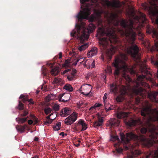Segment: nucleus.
Instances as JSON below:
<instances>
[{
	"label": "nucleus",
	"instance_id": "obj_1",
	"mask_svg": "<svg viewBox=\"0 0 158 158\" xmlns=\"http://www.w3.org/2000/svg\"><path fill=\"white\" fill-rule=\"evenodd\" d=\"M98 16H101L104 13L107 20L108 24L104 26L102 21H98V25L101 26L98 28V34L100 36H106V37L100 38L99 44L103 54L110 60L112 56L117 50H121L131 55L134 60L138 62L140 61V53L139 52V47L134 44V41L128 39L125 36L121 34L122 36L125 37L126 42L124 43L121 42L119 38L116 34V30L115 27L118 26L119 23L118 16L115 13H109L102 9L95 11Z\"/></svg>",
	"mask_w": 158,
	"mask_h": 158
},
{
	"label": "nucleus",
	"instance_id": "obj_2",
	"mask_svg": "<svg viewBox=\"0 0 158 158\" xmlns=\"http://www.w3.org/2000/svg\"><path fill=\"white\" fill-rule=\"evenodd\" d=\"M90 9L87 7L84 8L83 11H80L77 16L79 23L76 24V30L73 31L71 32L72 36L76 37L77 35H81L80 39L81 40H87L88 39L89 32L92 33L94 31L95 26L94 24L92 23H89L86 28L85 23L82 21L83 19H88L90 22H92L96 20V16L94 15L89 16L90 14Z\"/></svg>",
	"mask_w": 158,
	"mask_h": 158
},
{
	"label": "nucleus",
	"instance_id": "obj_3",
	"mask_svg": "<svg viewBox=\"0 0 158 158\" xmlns=\"http://www.w3.org/2000/svg\"><path fill=\"white\" fill-rule=\"evenodd\" d=\"M147 127H142L140 129V132L142 134H145L148 130L150 133V137L151 138H147L143 135H137L132 132L126 133V136L123 133H120V138L122 142L125 144L128 143L131 139L136 140L137 142L142 143L145 146L149 148L153 145L155 142L153 139L158 136V132H156L157 127L149 121L147 123Z\"/></svg>",
	"mask_w": 158,
	"mask_h": 158
},
{
	"label": "nucleus",
	"instance_id": "obj_4",
	"mask_svg": "<svg viewBox=\"0 0 158 158\" xmlns=\"http://www.w3.org/2000/svg\"><path fill=\"white\" fill-rule=\"evenodd\" d=\"M140 69L142 73L141 75L138 77L137 79L135 82V88L133 89L134 93L136 95H141L142 92L145 90L142 87H148V85L144 80L146 79L152 81V74L149 71L146 65H143L140 66Z\"/></svg>",
	"mask_w": 158,
	"mask_h": 158
},
{
	"label": "nucleus",
	"instance_id": "obj_5",
	"mask_svg": "<svg viewBox=\"0 0 158 158\" xmlns=\"http://www.w3.org/2000/svg\"><path fill=\"white\" fill-rule=\"evenodd\" d=\"M120 24L123 29L122 30H119L121 34L125 35L128 39H130L132 41L135 40L136 31L138 30V28L134 26L133 22L130 20L128 23L126 20L122 19Z\"/></svg>",
	"mask_w": 158,
	"mask_h": 158
},
{
	"label": "nucleus",
	"instance_id": "obj_6",
	"mask_svg": "<svg viewBox=\"0 0 158 158\" xmlns=\"http://www.w3.org/2000/svg\"><path fill=\"white\" fill-rule=\"evenodd\" d=\"M126 55L123 53H120L119 56H116L114 61L113 63L114 66L115 68L114 74L118 75L119 73L120 70L123 69L125 71L127 66L125 61L127 60Z\"/></svg>",
	"mask_w": 158,
	"mask_h": 158
},
{
	"label": "nucleus",
	"instance_id": "obj_7",
	"mask_svg": "<svg viewBox=\"0 0 158 158\" xmlns=\"http://www.w3.org/2000/svg\"><path fill=\"white\" fill-rule=\"evenodd\" d=\"M141 113L142 116H147L149 120L158 122V110L156 109H152L148 102H147L146 106L142 108Z\"/></svg>",
	"mask_w": 158,
	"mask_h": 158
},
{
	"label": "nucleus",
	"instance_id": "obj_8",
	"mask_svg": "<svg viewBox=\"0 0 158 158\" xmlns=\"http://www.w3.org/2000/svg\"><path fill=\"white\" fill-rule=\"evenodd\" d=\"M110 91L114 94H116L118 92V89L121 94L118 96L116 98V100L118 102H122L124 99V95L127 93V88L124 85H118L116 84L113 83L110 85Z\"/></svg>",
	"mask_w": 158,
	"mask_h": 158
},
{
	"label": "nucleus",
	"instance_id": "obj_9",
	"mask_svg": "<svg viewBox=\"0 0 158 158\" xmlns=\"http://www.w3.org/2000/svg\"><path fill=\"white\" fill-rule=\"evenodd\" d=\"M78 114L73 112L72 114L67 117L64 120L65 123L70 125L74 123L77 118Z\"/></svg>",
	"mask_w": 158,
	"mask_h": 158
},
{
	"label": "nucleus",
	"instance_id": "obj_10",
	"mask_svg": "<svg viewBox=\"0 0 158 158\" xmlns=\"http://www.w3.org/2000/svg\"><path fill=\"white\" fill-rule=\"evenodd\" d=\"M75 128L76 130H80L82 131L86 130L87 128V125L83 119H79Z\"/></svg>",
	"mask_w": 158,
	"mask_h": 158
},
{
	"label": "nucleus",
	"instance_id": "obj_11",
	"mask_svg": "<svg viewBox=\"0 0 158 158\" xmlns=\"http://www.w3.org/2000/svg\"><path fill=\"white\" fill-rule=\"evenodd\" d=\"M89 85L88 84L82 85L81 88L82 90L81 91L83 90L84 91V92H82L81 93L82 94L86 96H88L90 95L91 89H90V86H89Z\"/></svg>",
	"mask_w": 158,
	"mask_h": 158
},
{
	"label": "nucleus",
	"instance_id": "obj_12",
	"mask_svg": "<svg viewBox=\"0 0 158 158\" xmlns=\"http://www.w3.org/2000/svg\"><path fill=\"white\" fill-rule=\"evenodd\" d=\"M47 66L52 68L50 71L51 74L53 76H56L59 73V71L58 68L56 67L53 68L54 64L52 63H48L47 64Z\"/></svg>",
	"mask_w": 158,
	"mask_h": 158
},
{
	"label": "nucleus",
	"instance_id": "obj_13",
	"mask_svg": "<svg viewBox=\"0 0 158 158\" xmlns=\"http://www.w3.org/2000/svg\"><path fill=\"white\" fill-rule=\"evenodd\" d=\"M137 21L139 23H146L147 19L146 15L142 13H140L139 16L136 17Z\"/></svg>",
	"mask_w": 158,
	"mask_h": 158
},
{
	"label": "nucleus",
	"instance_id": "obj_14",
	"mask_svg": "<svg viewBox=\"0 0 158 158\" xmlns=\"http://www.w3.org/2000/svg\"><path fill=\"white\" fill-rule=\"evenodd\" d=\"M71 113V110L70 109L66 107L63 109L60 112V115L62 117H65L69 115Z\"/></svg>",
	"mask_w": 158,
	"mask_h": 158
},
{
	"label": "nucleus",
	"instance_id": "obj_15",
	"mask_svg": "<svg viewBox=\"0 0 158 158\" xmlns=\"http://www.w3.org/2000/svg\"><path fill=\"white\" fill-rule=\"evenodd\" d=\"M59 101L63 102H66L69 99L70 95L69 94H63L60 95Z\"/></svg>",
	"mask_w": 158,
	"mask_h": 158
},
{
	"label": "nucleus",
	"instance_id": "obj_16",
	"mask_svg": "<svg viewBox=\"0 0 158 158\" xmlns=\"http://www.w3.org/2000/svg\"><path fill=\"white\" fill-rule=\"evenodd\" d=\"M19 98L22 99V101L24 103H26L27 102H29L30 104L32 105L34 104V102L32 101L33 100L32 99H28L27 96H25L23 94H21Z\"/></svg>",
	"mask_w": 158,
	"mask_h": 158
},
{
	"label": "nucleus",
	"instance_id": "obj_17",
	"mask_svg": "<svg viewBox=\"0 0 158 158\" xmlns=\"http://www.w3.org/2000/svg\"><path fill=\"white\" fill-rule=\"evenodd\" d=\"M117 117L118 118H123L128 116V114L121 110H118L116 113Z\"/></svg>",
	"mask_w": 158,
	"mask_h": 158
},
{
	"label": "nucleus",
	"instance_id": "obj_18",
	"mask_svg": "<svg viewBox=\"0 0 158 158\" xmlns=\"http://www.w3.org/2000/svg\"><path fill=\"white\" fill-rule=\"evenodd\" d=\"M141 154V152L139 150H135L134 151H132L131 154L128 155L127 158H135Z\"/></svg>",
	"mask_w": 158,
	"mask_h": 158
},
{
	"label": "nucleus",
	"instance_id": "obj_19",
	"mask_svg": "<svg viewBox=\"0 0 158 158\" xmlns=\"http://www.w3.org/2000/svg\"><path fill=\"white\" fill-rule=\"evenodd\" d=\"M146 158H158V150L151 152L146 156Z\"/></svg>",
	"mask_w": 158,
	"mask_h": 158
},
{
	"label": "nucleus",
	"instance_id": "obj_20",
	"mask_svg": "<svg viewBox=\"0 0 158 158\" xmlns=\"http://www.w3.org/2000/svg\"><path fill=\"white\" fill-rule=\"evenodd\" d=\"M119 123V120L116 118H111L109 121L110 124L112 127L118 126Z\"/></svg>",
	"mask_w": 158,
	"mask_h": 158
},
{
	"label": "nucleus",
	"instance_id": "obj_21",
	"mask_svg": "<svg viewBox=\"0 0 158 158\" xmlns=\"http://www.w3.org/2000/svg\"><path fill=\"white\" fill-rule=\"evenodd\" d=\"M97 52V48L96 47L93 48L91 50L87 53L88 57H90L96 55Z\"/></svg>",
	"mask_w": 158,
	"mask_h": 158
},
{
	"label": "nucleus",
	"instance_id": "obj_22",
	"mask_svg": "<svg viewBox=\"0 0 158 158\" xmlns=\"http://www.w3.org/2000/svg\"><path fill=\"white\" fill-rule=\"evenodd\" d=\"M77 72L76 70L73 69L71 72L70 74H68L67 76V78L69 81H72L74 79L75 76V73Z\"/></svg>",
	"mask_w": 158,
	"mask_h": 158
},
{
	"label": "nucleus",
	"instance_id": "obj_23",
	"mask_svg": "<svg viewBox=\"0 0 158 158\" xmlns=\"http://www.w3.org/2000/svg\"><path fill=\"white\" fill-rule=\"evenodd\" d=\"M138 121L137 120H134L133 119H131L128 122H127L126 124L129 127L135 126L137 123Z\"/></svg>",
	"mask_w": 158,
	"mask_h": 158
},
{
	"label": "nucleus",
	"instance_id": "obj_24",
	"mask_svg": "<svg viewBox=\"0 0 158 158\" xmlns=\"http://www.w3.org/2000/svg\"><path fill=\"white\" fill-rule=\"evenodd\" d=\"M27 126L26 125L23 126L22 125H17L16 126V128L18 131L22 133L24 132L25 129Z\"/></svg>",
	"mask_w": 158,
	"mask_h": 158
},
{
	"label": "nucleus",
	"instance_id": "obj_25",
	"mask_svg": "<svg viewBox=\"0 0 158 158\" xmlns=\"http://www.w3.org/2000/svg\"><path fill=\"white\" fill-rule=\"evenodd\" d=\"M103 120L102 118H99L98 121L94 122L93 124V126L95 127H98L102 125Z\"/></svg>",
	"mask_w": 158,
	"mask_h": 158
},
{
	"label": "nucleus",
	"instance_id": "obj_26",
	"mask_svg": "<svg viewBox=\"0 0 158 158\" xmlns=\"http://www.w3.org/2000/svg\"><path fill=\"white\" fill-rule=\"evenodd\" d=\"M64 89L69 92H72L73 90V88L71 85L68 84H66L64 85Z\"/></svg>",
	"mask_w": 158,
	"mask_h": 158
},
{
	"label": "nucleus",
	"instance_id": "obj_27",
	"mask_svg": "<svg viewBox=\"0 0 158 158\" xmlns=\"http://www.w3.org/2000/svg\"><path fill=\"white\" fill-rule=\"evenodd\" d=\"M62 81L60 78L56 77L54 79L52 83L54 84L60 85Z\"/></svg>",
	"mask_w": 158,
	"mask_h": 158
},
{
	"label": "nucleus",
	"instance_id": "obj_28",
	"mask_svg": "<svg viewBox=\"0 0 158 158\" xmlns=\"http://www.w3.org/2000/svg\"><path fill=\"white\" fill-rule=\"evenodd\" d=\"M90 61V60H86L85 59H84L83 61H82L81 63L82 62H84V65L85 67H87V69H89L90 68V64H88V63Z\"/></svg>",
	"mask_w": 158,
	"mask_h": 158
},
{
	"label": "nucleus",
	"instance_id": "obj_29",
	"mask_svg": "<svg viewBox=\"0 0 158 158\" xmlns=\"http://www.w3.org/2000/svg\"><path fill=\"white\" fill-rule=\"evenodd\" d=\"M27 118H16V120L19 123H23L27 121Z\"/></svg>",
	"mask_w": 158,
	"mask_h": 158
},
{
	"label": "nucleus",
	"instance_id": "obj_30",
	"mask_svg": "<svg viewBox=\"0 0 158 158\" xmlns=\"http://www.w3.org/2000/svg\"><path fill=\"white\" fill-rule=\"evenodd\" d=\"M88 47V44H86L79 47L78 49L81 52L85 50Z\"/></svg>",
	"mask_w": 158,
	"mask_h": 158
},
{
	"label": "nucleus",
	"instance_id": "obj_31",
	"mask_svg": "<svg viewBox=\"0 0 158 158\" xmlns=\"http://www.w3.org/2000/svg\"><path fill=\"white\" fill-rule=\"evenodd\" d=\"M123 77L126 79V81L130 83L132 81V79L129 76L127 75L125 73L123 74Z\"/></svg>",
	"mask_w": 158,
	"mask_h": 158
},
{
	"label": "nucleus",
	"instance_id": "obj_32",
	"mask_svg": "<svg viewBox=\"0 0 158 158\" xmlns=\"http://www.w3.org/2000/svg\"><path fill=\"white\" fill-rule=\"evenodd\" d=\"M55 95L52 94L48 95L46 98V99L47 101L49 102L51 100H52L54 98Z\"/></svg>",
	"mask_w": 158,
	"mask_h": 158
},
{
	"label": "nucleus",
	"instance_id": "obj_33",
	"mask_svg": "<svg viewBox=\"0 0 158 158\" xmlns=\"http://www.w3.org/2000/svg\"><path fill=\"white\" fill-rule=\"evenodd\" d=\"M48 70L45 67H43L42 68V74L43 75L44 77H46L47 76L48 73L47 72Z\"/></svg>",
	"mask_w": 158,
	"mask_h": 158
},
{
	"label": "nucleus",
	"instance_id": "obj_34",
	"mask_svg": "<svg viewBox=\"0 0 158 158\" xmlns=\"http://www.w3.org/2000/svg\"><path fill=\"white\" fill-rule=\"evenodd\" d=\"M61 126V123L60 122L57 123L56 126H53V128L55 131H58L60 129Z\"/></svg>",
	"mask_w": 158,
	"mask_h": 158
},
{
	"label": "nucleus",
	"instance_id": "obj_35",
	"mask_svg": "<svg viewBox=\"0 0 158 158\" xmlns=\"http://www.w3.org/2000/svg\"><path fill=\"white\" fill-rule=\"evenodd\" d=\"M111 141H117L118 142L120 141V140L118 137V136H112L111 137V138L110 139Z\"/></svg>",
	"mask_w": 158,
	"mask_h": 158
},
{
	"label": "nucleus",
	"instance_id": "obj_36",
	"mask_svg": "<svg viewBox=\"0 0 158 158\" xmlns=\"http://www.w3.org/2000/svg\"><path fill=\"white\" fill-rule=\"evenodd\" d=\"M52 111V109L49 107L46 108L44 109V111L46 115L50 113Z\"/></svg>",
	"mask_w": 158,
	"mask_h": 158
},
{
	"label": "nucleus",
	"instance_id": "obj_37",
	"mask_svg": "<svg viewBox=\"0 0 158 158\" xmlns=\"http://www.w3.org/2000/svg\"><path fill=\"white\" fill-rule=\"evenodd\" d=\"M17 108L20 110H21L23 109L24 105L21 101H19V104Z\"/></svg>",
	"mask_w": 158,
	"mask_h": 158
},
{
	"label": "nucleus",
	"instance_id": "obj_38",
	"mask_svg": "<svg viewBox=\"0 0 158 158\" xmlns=\"http://www.w3.org/2000/svg\"><path fill=\"white\" fill-rule=\"evenodd\" d=\"M52 108L55 111H58L59 109V106L55 104L52 106Z\"/></svg>",
	"mask_w": 158,
	"mask_h": 158
},
{
	"label": "nucleus",
	"instance_id": "obj_39",
	"mask_svg": "<svg viewBox=\"0 0 158 158\" xmlns=\"http://www.w3.org/2000/svg\"><path fill=\"white\" fill-rule=\"evenodd\" d=\"M138 35L140 36L139 39L142 41H143L144 35V34L140 32H139L138 33Z\"/></svg>",
	"mask_w": 158,
	"mask_h": 158
},
{
	"label": "nucleus",
	"instance_id": "obj_40",
	"mask_svg": "<svg viewBox=\"0 0 158 158\" xmlns=\"http://www.w3.org/2000/svg\"><path fill=\"white\" fill-rule=\"evenodd\" d=\"M28 114V110H24L23 113L21 114V116L22 117H24L26 116Z\"/></svg>",
	"mask_w": 158,
	"mask_h": 158
},
{
	"label": "nucleus",
	"instance_id": "obj_41",
	"mask_svg": "<svg viewBox=\"0 0 158 158\" xmlns=\"http://www.w3.org/2000/svg\"><path fill=\"white\" fill-rule=\"evenodd\" d=\"M69 63L70 62L69 60H66L65 63L63 64V66L64 67H68L69 65Z\"/></svg>",
	"mask_w": 158,
	"mask_h": 158
},
{
	"label": "nucleus",
	"instance_id": "obj_42",
	"mask_svg": "<svg viewBox=\"0 0 158 158\" xmlns=\"http://www.w3.org/2000/svg\"><path fill=\"white\" fill-rule=\"evenodd\" d=\"M52 121L51 119H48V121H46V122H44L45 124L47 125V124H50L52 123Z\"/></svg>",
	"mask_w": 158,
	"mask_h": 158
},
{
	"label": "nucleus",
	"instance_id": "obj_43",
	"mask_svg": "<svg viewBox=\"0 0 158 158\" xmlns=\"http://www.w3.org/2000/svg\"><path fill=\"white\" fill-rule=\"evenodd\" d=\"M82 58H80V59H77V60H76V61L75 62H74L73 64V65H74V66H75L77 65V63L79 61V60L81 59Z\"/></svg>",
	"mask_w": 158,
	"mask_h": 158
},
{
	"label": "nucleus",
	"instance_id": "obj_44",
	"mask_svg": "<svg viewBox=\"0 0 158 158\" xmlns=\"http://www.w3.org/2000/svg\"><path fill=\"white\" fill-rule=\"evenodd\" d=\"M152 62L155 66L158 67V60H156V61H152Z\"/></svg>",
	"mask_w": 158,
	"mask_h": 158
},
{
	"label": "nucleus",
	"instance_id": "obj_45",
	"mask_svg": "<svg viewBox=\"0 0 158 158\" xmlns=\"http://www.w3.org/2000/svg\"><path fill=\"white\" fill-rule=\"evenodd\" d=\"M71 71V69H65L63 72V74H65L66 73H67V72H70V71Z\"/></svg>",
	"mask_w": 158,
	"mask_h": 158
},
{
	"label": "nucleus",
	"instance_id": "obj_46",
	"mask_svg": "<svg viewBox=\"0 0 158 158\" xmlns=\"http://www.w3.org/2000/svg\"><path fill=\"white\" fill-rule=\"evenodd\" d=\"M90 0H80L82 4H84L85 2H88Z\"/></svg>",
	"mask_w": 158,
	"mask_h": 158
},
{
	"label": "nucleus",
	"instance_id": "obj_47",
	"mask_svg": "<svg viewBox=\"0 0 158 158\" xmlns=\"http://www.w3.org/2000/svg\"><path fill=\"white\" fill-rule=\"evenodd\" d=\"M101 106V104L96 103L94 105V107L96 108V107H100Z\"/></svg>",
	"mask_w": 158,
	"mask_h": 158
},
{
	"label": "nucleus",
	"instance_id": "obj_48",
	"mask_svg": "<svg viewBox=\"0 0 158 158\" xmlns=\"http://www.w3.org/2000/svg\"><path fill=\"white\" fill-rule=\"evenodd\" d=\"M105 110H106V111H107V112L112 110V109L111 107H109L108 108H107L106 107H105Z\"/></svg>",
	"mask_w": 158,
	"mask_h": 158
},
{
	"label": "nucleus",
	"instance_id": "obj_49",
	"mask_svg": "<svg viewBox=\"0 0 158 158\" xmlns=\"http://www.w3.org/2000/svg\"><path fill=\"white\" fill-rule=\"evenodd\" d=\"M106 95H107L105 93V94L104 95V96L103 97V100H104V102L105 103V100L107 98V97L106 96Z\"/></svg>",
	"mask_w": 158,
	"mask_h": 158
},
{
	"label": "nucleus",
	"instance_id": "obj_50",
	"mask_svg": "<svg viewBox=\"0 0 158 158\" xmlns=\"http://www.w3.org/2000/svg\"><path fill=\"white\" fill-rule=\"evenodd\" d=\"M45 87V85L44 84H43L41 86V89L43 90H45V89L44 88Z\"/></svg>",
	"mask_w": 158,
	"mask_h": 158
},
{
	"label": "nucleus",
	"instance_id": "obj_51",
	"mask_svg": "<svg viewBox=\"0 0 158 158\" xmlns=\"http://www.w3.org/2000/svg\"><path fill=\"white\" fill-rule=\"evenodd\" d=\"M28 123L29 125H31L33 123V121L32 120H29L28 121Z\"/></svg>",
	"mask_w": 158,
	"mask_h": 158
},
{
	"label": "nucleus",
	"instance_id": "obj_52",
	"mask_svg": "<svg viewBox=\"0 0 158 158\" xmlns=\"http://www.w3.org/2000/svg\"><path fill=\"white\" fill-rule=\"evenodd\" d=\"M77 103L81 107L84 106H83V103L82 102H80L79 103Z\"/></svg>",
	"mask_w": 158,
	"mask_h": 158
},
{
	"label": "nucleus",
	"instance_id": "obj_53",
	"mask_svg": "<svg viewBox=\"0 0 158 158\" xmlns=\"http://www.w3.org/2000/svg\"><path fill=\"white\" fill-rule=\"evenodd\" d=\"M91 66H92V68H94L95 66V61L94 60L92 63Z\"/></svg>",
	"mask_w": 158,
	"mask_h": 158
},
{
	"label": "nucleus",
	"instance_id": "obj_54",
	"mask_svg": "<svg viewBox=\"0 0 158 158\" xmlns=\"http://www.w3.org/2000/svg\"><path fill=\"white\" fill-rule=\"evenodd\" d=\"M75 146L77 147H78L80 145V144L79 143H78L77 142L76 143H74Z\"/></svg>",
	"mask_w": 158,
	"mask_h": 158
},
{
	"label": "nucleus",
	"instance_id": "obj_55",
	"mask_svg": "<svg viewBox=\"0 0 158 158\" xmlns=\"http://www.w3.org/2000/svg\"><path fill=\"white\" fill-rule=\"evenodd\" d=\"M131 73L133 74H135L136 73V72L135 70L133 69V68L131 69Z\"/></svg>",
	"mask_w": 158,
	"mask_h": 158
},
{
	"label": "nucleus",
	"instance_id": "obj_56",
	"mask_svg": "<svg viewBox=\"0 0 158 158\" xmlns=\"http://www.w3.org/2000/svg\"><path fill=\"white\" fill-rule=\"evenodd\" d=\"M62 56V53L61 52H60L59 53V58L60 59L61 58Z\"/></svg>",
	"mask_w": 158,
	"mask_h": 158
},
{
	"label": "nucleus",
	"instance_id": "obj_57",
	"mask_svg": "<svg viewBox=\"0 0 158 158\" xmlns=\"http://www.w3.org/2000/svg\"><path fill=\"white\" fill-rule=\"evenodd\" d=\"M59 135H62L63 137L64 136V133L63 132H62L59 134Z\"/></svg>",
	"mask_w": 158,
	"mask_h": 158
},
{
	"label": "nucleus",
	"instance_id": "obj_58",
	"mask_svg": "<svg viewBox=\"0 0 158 158\" xmlns=\"http://www.w3.org/2000/svg\"><path fill=\"white\" fill-rule=\"evenodd\" d=\"M95 107H94V106H91L90 107V108L89 109V110H92L93 109H95Z\"/></svg>",
	"mask_w": 158,
	"mask_h": 158
},
{
	"label": "nucleus",
	"instance_id": "obj_59",
	"mask_svg": "<svg viewBox=\"0 0 158 158\" xmlns=\"http://www.w3.org/2000/svg\"><path fill=\"white\" fill-rule=\"evenodd\" d=\"M77 108H78V109H80V108H82L83 107H84V106H81L80 105H79L77 103Z\"/></svg>",
	"mask_w": 158,
	"mask_h": 158
},
{
	"label": "nucleus",
	"instance_id": "obj_60",
	"mask_svg": "<svg viewBox=\"0 0 158 158\" xmlns=\"http://www.w3.org/2000/svg\"><path fill=\"white\" fill-rule=\"evenodd\" d=\"M39 140V138L37 137H35L34 140L35 141H38Z\"/></svg>",
	"mask_w": 158,
	"mask_h": 158
},
{
	"label": "nucleus",
	"instance_id": "obj_61",
	"mask_svg": "<svg viewBox=\"0 0 158 158\" xmlns=\"http://www.w3.org/2000/svg\"><path fill=\"white\" fill-rule=\"evenodd\" d=\"M129 147H128L127 146L125 147V150H127L129 149Z\"/></svg>",
	"mask_w": 158,
	"mask_h": 158
},
{
	"label": "nucleus",
	"instance_id": "obj_62",
	"mask_svg": "<svg viewBox=\"0 0 158 158\" xmlns=\"http://www.w3.org/2000/svg\"><path fill=\"white\" fill-rule=\"evenodd\" d=\"M51 116V115H49V116H47L46 117V118L48 119H50V117Z\"/></svg>",
	"mask_w": 158,
	"mask_h": 158
},
{
	"label": "nucleus",
	"instance_id": "obj_63",
	"mask_svg": "<svg viewBox=\"0 0 158 158\" xmlns=\"http://www.w3.org/2000/svg\"><path fill=\"white\" fill-rule=\"evenodd\" d=\"M32 158H39V156L37 155H36L32 157Z\"/></svg>",
	"mask_w": 158,
	"mask_h": 158
},
{
	"label": "nucleus",
	"instance_id": "obj_64",
	"mask_svg": "<svg viewBox=\"0 0 158 158\" xmlns=\"http://www.w3.org/2000/svg\"><path fill=\"white\" fill-rule=\"evenodd\" d=\"M109 69V72L110 73H111V72H112V70H111V69H110V67L109 68V69Z\"/></svg>",
	"mask_w": 158,
	"mask_h": 158
}]
</instances>
